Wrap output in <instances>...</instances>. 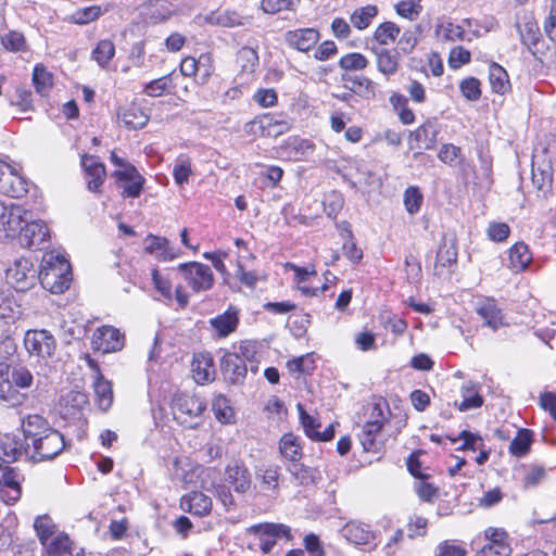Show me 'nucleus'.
<instances>
[{"label": "nucleus", "instance_id": "nucleus-33", "mask_svg": "<svg viewBox=\"0 0 556 556\" xmlns=\"http://www.w3.org/2000/svg\"><path fill=\"white\" fill-rule=\"evenodd\" d=\"M532 185L539 192V197L546 198L552 192L553 174L549 164L532 163Z\"/></svg>", "mask_w": 556, "mask_h": 556}, {"label": "nucleus", "instance_id": "nucleus-57", "mask_svg": "<svg viewBox=\"0 0 556 556\" xmlns=\"http://www.w3.org/2000/svg\"><path fill=\"white\" fill-rule=\"evenodd\" d=\"M400 31L395 23L384 22L376 28L374 37L380 45L388 46L396 39Z\"/></svg>", "mask_w": 556, "mask_h": 556}, {"label": "nucleus", "instance_id": "nucleus-11", "mask_svg": "<svg viewBox=\"0 0 556 556\" xmlns=\"http://www.w3.org/2000/svg\"><path fill=\"white\" fill-rule=\"evenodd\" d=\"M281 468L278 465L258 466L255 468L254 485L258 495L276 500L280 494Z\"/></svg>", "mask_w": 556, "mask_h": 556}, {"label": "nucleus", "instance_id": "nucleus-31", "mask_svg": "<svg viewBox=\"0 0 556 556\" xmlns=\"http://www.w3.org/2000/svg\"><path fill=\"white\" fill-rule=\"evenodd\" d=\"M51 429L52 427L49 425V422L42 416L37 414L28 415L22 420L24 439L26 444L29 446L34 439L42 437Z\"/></svg>", "mask_w": 556, "mask_h": 556}, {"label": "nucleus", "instance_id": "nucleus-42", "mask_svg": "<svg viewBox=\"0 0 556 556\" xmlns=\"http://www.w3.org/2000/svg\"><path fill=\"white\" fill-rule=\"evenodd\" d=\"M207 22L222 27H237L244 25V18L237 11H215L207 16Z\"/></svg>", "mask_w": 556, "mask_h": 556}, {"label": "nucleus", "instance_id": "nucleus-63", "mask_svg": "<svg viewBox=\"0 0 556 556\" xmlns=\"http://www.w3.org/2000/svg\"><path fill=\"white\" fill-rule=\"evenodd\" d=\"M424 202V195L418 187L410 186L404 192V205L408 214L414 215L419 212Z\"/></svg>", "mask_w": 556, "mask_h": 556}, {"label": "nucleus", "instance_id": "nucleus-19", "mask_svg": "<svg viewBox=\"0 0 556 556\" xmlns=\"http://www.w3.org/2000/svg\"><path fill=\"white\" fill-rule=\"evenodd\" d=\"M30 460V446L11 434H4L0 438V459L3 463H13L22 459Z\"/></svg>", "mask_w": 556, "mask_h": 556}, {"label": "nucleus", "instance_id": "nucleus-37", "mask_svg": "<svg viewBox=\"0 0 556 556\" xmlns=\"http://www.w3.org/2000/svg\"><path fill=\"white\" fill-rule=\"evenodd\" d=\"M463 401L458 404L455 403L460 412L481 407L483 404V397L479 393V386L473 382H466L462 387Z\"/></svg>", "mask_w": 556, "mask_h": 556}, {"label": "nucleus", "instance_id": "nucleus-54", "mask_svg": "<svg viewBox=\"0 0 556 556\" xmlns=\"http://www.w3.org/2000/svg\"><path fill=\"white\" fill-rule=\"evenodd\" d=\"M369 64L367 58L358 52L348 53L339 60V67L345 72L363 71Z\"/></svg>", "mask_w": 556, "mask_h": 556}, {"label": "nucleus", "instance_id": "nucleus-34", "mask_svg": "<svg viewBox=\"0 0 556 556\" xmlns=\"http://www.w3.org/2000/svg\"><path fill=\"white\" fill-rule=\"evenodd\" d=\"M532 261V254L527 244L518 242L508 251V267L514 273L523 271Z\"/></svg>", "mask_w": 556, "mask_h": 556}, {"label": "nucleus", "instance_id": "nucleus-22", "mask_svg": "<svg viewBox=\"0 0 556 556\" xmlns=\"http://www.w3.org/2000/svg\"><path fill=\"white\" fill-rule=\"evenodd\" d=\"M143 244L144 251L161 262L173 261L180 255L179 249L172 247L164 237L148 235Z\"/></svg>", "mask_w": 556, "mask_h": 556}, {"label": "nucleus", "instance_id": "nucleus-9", "mask_svg": "<svg viewBox=\"0 0 556 556\" xmlns=\"http://www.w3.org/2000/svg\"><path fill=\"white\" fill-rule=\"evenodd\" d=\"M29 181L21 168L0 159V192L10 198H22L28 192Z\"/></svg>", "mask_w": 556, "mask_h": 556}, {"label": "nucleus", "instance_id": "nucleus-56", "mask_svg": "<svg viewBox=\"0 0 556 556\" xmlns=\"http://www.w3.org/2000/svg\"><path fill=\"white\" fill-rule=\"evenodd\" d=\"M34 528L41 544H47L55 533V525L48 516H39L35 519Z\"/></svg>", "mask_w": 556, "mask_h": 556}, {"label": "nucleus", "instance_id": "nucleus-5", "mask_svg": "<svg viewBox=\"0 0 556 556\" xmlns=\"http://www.w3.org/2000/svg\"><path fill=\"white\" fill-rule=\"evenodd\" d=\"M170 407L175 420L191 427L190 421L206 409V402L197 394L177 393L172 399Z\"/></svg>", "mask_w": 556, "mask_h": 556}, {"label": "nucleus", "instance_id": "nucleus-20", "mask_svg": "<svg viewBox=\"0 0 556 556\" xmlns=\"http://www.w3.org/2000/svg\"><path fill=\"white\" fill-rule=\"evenodd\" d=\"M225 481L240 494L247 493L252 486V478L248 467L240 462H235L225 468Z\"/></svg>", "mask_w": 556, "mask_h": 556}, {"label": "nucleus", "instance_id": "nucleus-29", "mask_svg": "<svg viewBox=\"0 0 556 556\" xmlns=\"http://www.w3.org/2000/svg\"><path fill=\"white\" fill-rule=\"evenodd\" d=\"M212 506V498L200 491H193L181 500V508L195 516L210 514Z\"/></svg>", "mask_w": 556, "mask_h": 556}, {"label": "nucleus", "instance_id": "nucleus-61", "mask_svg": "<svg viewBox=\"0 0 556 556\" xmlns=\"http://www.w3.org/2000/svg\"><path fill=\"white\" fill-rule=\"evenodd\" d=\"M546 478V470L539 465H532L525 469L522 478V486L525 489H533L540 485Z\"/></svg>", "mask_w": 556, "mask_h": 556}, {"label": "nucleus", "instance_id": "nucleus-13", "mask_svg": "<svg viewBox=\"0 0 556 556\" xmlns=\"http://www.w3.org/2000/svg\"><path fill=\"white\" fill-rule=\"evenodd\" d=\"M24 344L29 354L41 358L51 357L56 349L54 337L48 330H28Z\"/></svg>", "mask_w": 556, "mask_h": 556}, {"label": "nucleus", "instance_id": "nucleus-10", "mask_svg": "<svg viewBox=\"0 0 556 556\" xmlns=\"http://www.w3.org/2000/svg\"><path fill=\"white\" fill-rule=\"evenodd\" d=\"M64 448V437L52 428L42 437L36 438L30 442V460L38 463L53 459Z\"/></svg>", "mask_w": 556, "mask_h": 556}, {"label": "nucleus", "instance_id": "nucleus-62", "mask_svg": "<svg viewBox=\"0 0 556 556\" xmlns=\"http://www.w3.org/2000/svg\"><path fill=\"white\" fill-rule=\"evenodd\" d=\"M237 63L243 72H254L258 64L257 52L250 47H242L237 53Z\"/></svg>", "mask_w": 556, "mask_h": 556}, {"label": "nucleus", "instance_id": "nucleus-15", "mask_svg": "<svg viewBox=\"0 0 556 556\" xmlns=\"http://www.w3.org/2000/svg\"><path fill=\"white\" fill-rule=\"evenodd\" d=\"M124 344V334L113 326H101L97 328L91 339L92 349L102 353L121 351Z\"/></svg>", "mask_w": 556, "mask_h": 556}, {"label": "nucleus", "instance_id": "nucleus-41", "mask_svg": "<svg viewBox=\"0 0 556 556\" xmlns=\"http://www.w3.org/2000/svg\"><path fill=\"white\" fill-rule=\"evenodd\" d=\"M45 547L46 556H72L73 547L72 542L67 534L59 533L53 536Z\"/></svg>", "mask_w": 556, "mask_h": 556}, {"label": "nucleus", "instance_id": "nucleus-50", "mask_svg": "<svg viewBox=\"0 0 556 556\" xmlns=\"http://www.w3.org/2000/svg\"><path fill=\"white\" fill-rule=\"evenodd\" d=\"M377 66L378 71L383 75H393L399 68V59L396 53L388 49L377 51Z\"/></svg>", "mask_w": 556, "mask_h": 556}, {"label": "nucleus", "instance_id": "nucleus-23", "mask_svg": "<svg viewBox=\"0 0 556 556\" xmlns=\"http://www.w3.org/2000/svg\"><path fill=\"white\" fill-rule=\"evenodd\" d=\"M342 81L355 96L366 101H372L377 96V84L364 75L343 74Z\"/></svg>", "mask_w": 556, "mask_h": 556}, {"label": "nucleus", "instance_id": "nucleus-26", "mask_svg": "<svg viewBox=\"0 0 556 556\" xmlns=\"http://www.w3.org/2000/svg\"><path fill=\"white\" fill-rule=\"evenodd\" d=\"M117 118L119 124L128 129L142 128L150 119L147 112L135 103L119 108L117 111Z\"/></svg>", "mask_w": 556, "mask_h": 556}, {"label": "nucleus", "instance_id": "nucleus-8", "mask_svg": "<svg viewBox=\"0 0 556 556\" xmlns=\"http://www.w3.org/2000/svg\"><path fill=\"white\" fill-rule=\"evenodd\" d=\"M34 263L26 257L16 258L5 270L7 282L18 292L31 289L37 282Z\"/></svg>", "mask_w": 556, "mask_h": 556}, {"label": "nucleus", "instance_id": "nucleus-60", "mask_svg": "<svg viewBox=\"0 0 556 556\" xmlns=\"http://www.w3.org/2000/svg\"><path fill=\"white\" fill-rule=\"evenodd\" d=\"M3 48L10 52H23L27 50L24 35L16 30H10L1 36Z\"/></svg>", "mask_w": 556, "mask_h": 556}, {"label": "nucleus", "instance_id": "nucleus-59", "mask_svg": "<svg viewBox=\"0 0 556 556\" xmlns=\"http://www.w3.org/2000/svg\"><path fill=\"white\" fill-rule=\"evenodd\" d=\"M447 439L453 443L458 440H463V444L458 447V450L462 451L470 450L475 452L484 447L483 439L479 434L472 433L468 430H463L457 438L447 435Z\"/></svg>", "mask_w": 556, "mask_h": 556}, {"label": "nucleus", "instance_id": "nucleus-32", "mask_svg": "<svg viewBox=\"0 0 556 556\" xmlns=\"http://www.w3.org/2000/svg\"><path fill=\"white\" fill-rule=\"evenodd\" d=\"M438 129L433 121L427 119L415 131L410 132V140L416 142V148L431 150L437 143Z\"/></svg>", "mask_w": 556, "mask_h": 556}, {"label": "nucleus", "instance_id": "nucleus-58", "mask_svg": "<svg viewBox=\"0 0 556 556\" xmlns=\"http://www.w3.org/2000/svg\"><path fill=\"white\" fill-rule=\"evenodd\" d=\"M395 11L408 21H416L422 12L421 0H401L395 4Z\"/></svg>", "mask_w": 556, "mask_h": 556}, {"label": "nucleus", "instance_id": "nucleus-14", "mask_svg": "<svg viewBox=\"0 0 556 556\" xmlns=\"http://www.w3.org/2000/svg\"><path fill=\"white\" fill-rule=\"evenodd\" d=\"M25 214L26 211L21 205L0 200V232L7 238H15L21 225L25 223Z\"/></svg>", "mask_w": 556, "mask_h": 556}, {"label": "nucleus", "instance_id": "nucleus-45", "mask_svg": "<svg viewBox=\"0 0 556 556\" xmlns=\"http://www.w3.org/2000/svg\"><path fill=\"white\" fill-rule=\"evenodd\" d=\"M173 74L174 73L162 76L146 84L143 88V93L149 97H161L166 92H173L176 87L173 84Z\"/></svg>", "mask_w": 556, "mask_h": 556}, {"label": "nucleus", "instance_id": "nucleus-53", "mask_svg": "<svg viewBox=\"0 0 556 556\" xmlns=\"http://www.w3.org/2000/svg\"><path fill=\"white\" fill-rule=\"evenodd\" d=\"M301 0H262L261 10L266 14H278L283 11L294 12Z\"/></svg>", "mask_w": 556, "mask_h": 556}, {"label": "nucleus", "instance_id": "nucleus-64", "mask_svg": "<svg viewBox=\"0 0 556 556\" xmlns=\"http://www.w3.org/2000/svg\"><path fill=\"white\" fill-rule=\"evenodd\" d=\"M464 29L452 22L443 23L438 25L435 34L438 38L445 41L463 40Z\"/></svg>", "mask_w": 556, "mask_h": 556}, {"label": "nucleus", "instance_id": "nucleus-16", "mask_svg": "<svg viewBox=\"0 0 556 556\" xmlns=\"http://www.w3.org/2000/svg\"><path fill=\"white\" fill-rule=\"evenodd\" d=\"M21 245L28 249L41 250L48 241L49 229L46 224L40 220L31 223H23L21 230L17 232Z\"/></svg>", "mask_w": 556, "mask_h": 556}, {"label": "nucleus", "instance_id": "nucleus-39", "mask_svg": "<svg viewBox=\"0 0 556 556\" xmlns=\"http://www.w3.org/2000/svg\"><path fill=\"white\" fill-rule=\"evenodd\" d=\"M457 261V250L454 243L443 242L437 252L434 270L437 275H443L444 269L450 268Z\"/></svg>", "mask_w": 556, "mask_h": 556}, {"label": "nucleus", "instance_id": "nucleus-38", "mask_svg": "<svg viewBox=\"0 0 556 556\" xmlns=\"http://www.w3.org/2000/svg\"><path fill=\"white\" fill-rule=\"evenodd\" d=\"M489 80L492 91L504 94L510 89V83L506 70L493 62L489 66Z\"/></svg>", "mask_w": 556, "mask_h": 556}, {"label": "nucleus", "instance_id": "nucleus-18", "mask_svg": "<svg viewBox=\"0 0 556 556\" xmlns=\"http://www.w3.org/2000/svg\"><path fill=\"white\" fill-rule=\"evenodd\" d=\"M315 151V144L298 136L286 139L279 147V154L282 159L291 162L306 161Z\"/></svg>", "mask_w": 556, "mask_h": 556}, {"label": "nucleus", "instance_id": "nucleus-3", "mask_svg": "<svg viewBox=\"0 0 556 556\" xmlns=\"http://www.w3.org/2000/svg\"><path fill=\"white\" fill-rule=\"evenodd\" d=\"M291 127L290 121L282 114H263L244 125V132L254 138L278 137Z\"/></svg>", "mask_w": 556, "mask_h": 556}, {"label": "nucleus", "instance_id": "nucleus-36", "mask_svg": "<svg viewBox=\"0 0 556 556\" xmlns=\"http://www.w3.org/2000/svg\"><path fill=\"white\" fill-rule=\"evenodd\" d=\"M287 266L291 268L295 274V279L299 285V290L306 296H316L320 292H324L328 289V285L324 283L320 288H311L305 285L308 277L311 275H316V270L312 267V269L307 267H300L295 264L288 263Z\"/></svg>", "mask_w": 556, "mask_h": 556}, {"label": "nucleus", "instance_id": "nucleus-25", "mask_svg": "<svg viewBox=\"0 0 556 556\" xmlns=\"http://www.w3.org/2000/svg\"><path fill=\"white\" fill-rule=\"evenodd\" d=\"M224 376L233 384L242 383L245 379L248 365L238 353H225L220 359Z\"/></svg>", "mask_w": 556, "mask_h": 556}, {"label": "nucleus", "instance_id": "nucleus-12", "mask_svg": "<svg viewBox=\"0 0 556 556\" xmlns=\"http://www.w3.org/2000/svg\"><path fill=\"white\" fill-rule=\"evenodd\" d=\"M23 480L16 468L0 464V497L5 504L12 505L20 500Z\"/></svg>", "mask_w": 556, "mask_h": 556}, {"label": "nucleus", "instance_id": "nucleus-51", "mask_svg": "<svg viewBox=\"0 0 556 556\" xmlns=\"http://www.w3.org/2000/svg\"><path fill=\"white\" fill-rule=\"evenodd\" d=\"M212 410L215 418L222 424H230L233 419V410L229 405L228 399L223 394H218L213 399Z\"/></svg>", "mask_w": 556, "mask_h": 556}, {"label": "nucleus", "instance_id": "nucleus-49", "mask_svg": "<svg viewBox=\"0 0 556 556\" xmlns=\"http://www.w3.org/2000/svg\"><path fill=\"white\" fill-rule=\"evenodd\" d=\"M192 175V163L188 155L180 154L174 163L173 177L178 186H184Z\"/></svg>", "mask_w": 556, "mask_h": 556}, {"label": "nucleus", "instance_id": "nucleus-21", "mask_svg": "<svg viewBox=\"0 0 556 556\" xmlns=\"http://www.w3.org/2000/svg\"><path fill=\"white\" fill-rule=\"evenodd\" d=\"M320 39V34L315 28H299L288 30L285 34L286 43L298 51L307 52L314 48Z\"/></svg>", "mask_w": 556, "mask_h": 556}, {"label": "nucleus", "instance_id": "nucleus-27", "mask_svg": "<svg viewBox=\"0 0 556 556\" xmlns=\"http://www.w3.org/2000/svg\"><path fill=\"white\" fill-rule=\"evenodd\" d=\"M210 325L218 338L228 337L230 333L236 331L239 325L238 309L233 306H229V308L223 314L211 318Z\"/></svg>", "mask_w": 556, "mask_h": 556}, {"label": "nucleus", "instance_id": "nucleus-35", "mask_svg": "<svg viewBox=\"0 0 556 556\" xmlns=\"http://www.w3.org/2000/svg\"><path fill=\"white\" fill-rule=\"evenodd\" d=\"M193 379L197 383L204 384L214 379L215 370L210 355L198 354L192 362Z\"/></svg>", "mask_w": 556, "mask_h": 556}, {"label": "nucleus", "instance_id": "nucleus-40", "mask_svg": "<svg viewBox=\"0 0 556 556\" xmlns=\"http://www.w3.org/2000/svg\"><path fill=\"white\" fill-rule=\"evenodd\" d=\"M279 451L286 459L292 463H298L303 455L300 440L293 433L282 435L279 443Z\"/></svg>", "mask_w": 556, "mask_h": 556}, {"label": "nucleus", "instance_id": "nucleus-28", "mask_svg": "<svg viewBox=\"0 0 556 556\" xmlns=\"http://www.w3.org/2000/svg\"><path fill=\"white\" fill-rule=\"evenodd\" d=\"M382 431L383 429L379 427H362L358 433V440L365 452L372 454L382 453L386 444V438Z\"/></svg>", "mask_w": 556, "mask_h": 556}, {"label": "nucleus", "instance_id": "nucleus-24", "mask_svg": "<svg viewBox=\"0 0 556 556\" xmlns=\"http://www.w3.org/2000/svg\"><path fill=\"white\" fill-rule=\"evenodd\" d=\"M342 535L355 545H370L375 543L376 535L370 526L361 521L352 520L344 525Z\"/></svg>", "mask_w": 556, "mask_h": 556}, {"label": "nucleus", "instance_id": "nucleus-46", "mask_svg": "<svg viewBox=\"0 0 556 556\" xmlns=\"http://www.w3.org/2000/svg\"><path fill=\"white\" fill-rule=\"evenodd\" d=\"M33 84L39 94L46 96L53 86V75L42 64H36L33 71Z\"/></svg>", "mask_w": 556, "mask_h": 556}, {"label": "nucleus", "instance_id": "nucleus-44", "mask_svg": "<svg viewBox=\"0 0 556 556\" xmlns=\"http://www.w3.org/2000/svg\"><path fill=\"white\" fill-rule=\"evenodd\" d=\"M109 11V5L102 9L101 5H90L85 8H79L75 10L71 16L70 21L77 25H86L91 22L97 21L101 15Z\"/></svg>", "mask_w": 556, "mask_h": 556}, {"label": "nucleus", "instance_id": "nucleus-2", "mask_svg": "<svg viewBox=\"0 0 556 556\" xmlns=\"http://www.w3.org/2000/svg\"><path fill=\"white\" fill-rule=\"evenodd\" d=\"M37 280L43 289L51 293H63L72 281V270L68 260L59 252H46L41 260Z\"/></svg>", "mask_w": 556, "mask_h": 556}, {"label": "nucleus", "instance_id": "nucleus-48", "mask_svg": "<svg viewBox=\"0 0 556 556\" xmlns=\"http://www.w3.org/2000/svg\"><path fill=\"white\" fill-rule=\"evenodd\" d=\"M378 14V8L376 5L368 4L356 9L351 15L352 25L359 29H366Z\"/></svg>", "mask_w": 556, "mask_h": 556}, {"label": "nucleus", "instance_id": "nucleus-47", "mask_svg": "<svg viewBox=\"0 0 556 556\" xmlns=\"http://www.w3.org/2000/svg\"><path fill=\"white\" fill-rule=\"evenodd\" d=\"M533 441L532 432L528 429H519L509 444V453L516 457L525 456Z\"/></svg>", "mask_w": 556, "mask_h": 556}, {"label": "nucleus", "instance_id": "nucleus-30", "mask_svg": "<svg viewBox=\"0 0 556 556\" xmlns=\"http://www.w3.org/2000/svg\"><path fill=\"white\" fill-rule=\"evenodd\" d=\"M477 314L484 320L485 326L493 330L505 326L502 309L497 306L495 300L485 299L476 308Z\"/></svg>", "mask_w": 556, "mask_h": 556}, {"label": "nucleus", "instance_id": "nucleus-43", "mask_svg": "<svg viewBox=\"0 0 556 556\" xmlns=\"http://www.w3.org/2000/svg\"><path fill=\"white\" fill-rule=\"evenodd\" d=\"M96 401L102 410H108L113 403V391L111 382L105 380L103 376H98L93 382Z\"/></svg>", "mask_w": 556, "mask_h": 556}, {"label": "nucleus", "instance_id": "nucleus-6", "mask_svg": "<svg viewBox=\"0 0 556 556\" xmlns=\"http://www.w3.org/2000/svg\"><path fill=\"white\" fill-rule=\"evenodd\" d=\"M110 161L119 169L114 170L113 176L121 181H127L124 186L123 197L125 198H138L143 189L146 182L144 177L138 172V169L124 159L119 157L114 151L111 152Z\"/></svg>", "mask_w": 556, "mask_h": 556}, {"label": "nucleus", "instance_id": "nucleus-4", "mask_svg": "<svg viewBox=\"0 0 556 556\" xmlns=\"http://www.w3.org/2000/svg\"><path fill=\"white\" fill-rule=\"evenodd\" d=\"M175 270L193 292H205L214 286V274L210 266L200 262L179 264Z\"/></svg>", "mask_w": 556, "mask_h": 556}, {"label": "nucleus", "instance_id": "nucleus-7", "mask_svg": "<svg viewBox=\"0 0 556 556\" xmlns=\"http://www.w3.org/2000/svg\"><path fill=\"white\" fill-rule=\"evenodd\" d=\"M247 531L255 536L264 554L270 553L279 539L292 540L291 529L285 523L263 522L249 527Z\"/></svg>", "mask_w": 556, "mask_h": 556}, {"label": "nucleus", "instance_id": "nucleus-52", "mask_svg": "<svg viewBox=\"0 0 556 556\" xmlns=\"http://www.w3.org/2000/svg\"><path fill=\"white\" fill-rule=\"evenodd\" d=\"M91 55L99 66L105 67L115 55V46L109 39L100 40L92 50Z\"/></svg>", "mask_w": 556, "mask_h": 556}, {"label": "nucleus", "instance_id": "nucleus-55", "mask_svg": "<svg viewBox=\"0 0 556 556\" xmlns=\"http://www.w3.org/2000/svg\"><path fill=\"white\" fill-rule=\"evenodd\" d=\"M287 368L291 374L309 375L315 369V361L312 354H305L288 361Z\"/></svg>", "mask_w": 556, "mask_h": 556}, {"label": "nucleus", "instance_id": "nucleus-17", "mask_svg": "<svg viewBox=\"0 0 556 556\" xmlns=\"http://www.w3.org/2000/svg\"><path fill=\"white\" fill-rule=\"evenodd\" d=\"M389 403L383 397H374L363 407V426L384 428L391 419Z\"/></svg>", "mask_w": 556, "mask_h": 556}, {"label": "nucleus", "instance_id": "nucleus-1", "mask_svg": "<svg viewBox=\"0 0 556 556\" xmlns=\"http://www.w3.org/2000/svg\"><path fill=\"white\" fill-rule=\"evenodd\" d=\"M33 384L34 375L25 365L0 364V401L8 406L23 405Z\"/></svg>", "mask_w": 556, "mask_h": 556}]
</instances>
